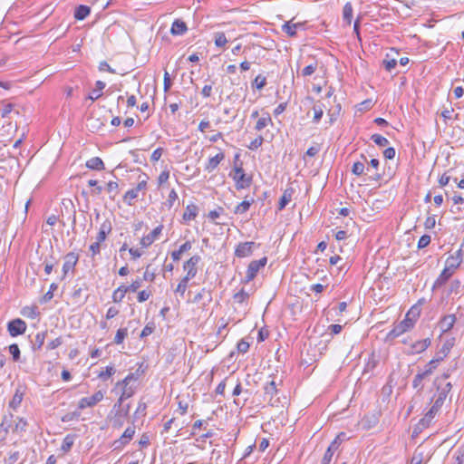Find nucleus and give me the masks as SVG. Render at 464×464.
<instances>
[{
    "mask_svg": "<svg viewBox=\"0 0 464 464\" xmlns=\"http://www.w3.org/2000/svg\"><path fill=\"white\" fill-rule=\"evenodd\" d=\"M136 382L137 378L133 373L128 374L122 381L118 382L116 387H121L122 392L120 396V403H122L125 400L132 397L136 392Z\"/></svg>",
    "mask_w": 464,
    "mask_h": 464,
    "instance_id": "f257e3e1",
    "label": "nucleus"
},
{
    "mask_svg": "<svg viewBox=\"0 0 464 464\" xmlns=\"http://www.w3.org/2000/svg\"><path fill=\"white\" fill-rule=\"evenodd\" d=\"M414 311H417V308L416 307H412L409 312L408 314H406V317L404 320H402L401 322H400L398 324H396L390 332L389 334H387V339L388 340H392L400 335H401L402 334H404L405 332H407L408 330L411 329L414 325V321L412 319H411L409 317V315L411 314H413Z\"/></svg>",
    "mask_w": 464,
    "mask_h": 464,
    "instance_id": "f03ea898",
    "label": "nucleus"
},
{
    "mask_svg": "<svg viewBox=\"0 0 464 464\" xmlns=\"http://www.w3.org/2000/svg\"><path fill=\"white\" fill-rule=\"evenodd\" d=\"M448 373H443L441 376L437 377L434 381V384L437 386V398L434 401L435 402H438L441 406L443 405L449 392H450L452 385L450 382H446L444 385H442V382H445L449 378Z\"/></svg>",
    "mask_w": 464,
    "mask_h": 464,
    "instance_id": "7ed1b4c3",
    "label": "nucleus"
},
{
    "mask_svg": "<svg viewBox=\"0 0 464 464\" xmlns=\"http://www.w3.org/2000/svg\"><path fill=\"white\" fill-rule=\"evenodd\" d=\"M236 182V188L237 189H243L248 188L251 185L252 178L245 174L241 165L235 164L233 172L229 174Z\"/></svg>",
    "mask_w": 464,
    "mask_h": 464,
    "instance_id": "20e7f679",
    "label": "nucleus"
},
{
    "mask_svg": "<svg viewBox=\"0 0 464 464\" xmlns=\"http://www.w3.org/2000/svg\"><path fill=\"white\" fill-rule=\"evenodd\" d=\"M264 392L265 400H267L268 403L273 407L278 406L279 399L276 398V396L278 393V390L276 388V383L274 380L266 383V385L264 386Z\"/></svg>",
    "mask_w": 464,
    "mask_h": 464,
    "instance_id": "39448f33",
    "label": "nucleus"
},
{
    "mask_svg": "<svg viewBox=\"0 0 464 464\" xmlns=\"http://www.w3.org/2000/svg\"><path fill=\"white\" fill-rule=\"evenodd\" d=\"M440 408H441V405L439 404L438 402L434 401L433 405L425 413L424 417L420 420L419 423L417 424L416 429L421 430V429L428 428L430 425V423H431L432 420L434 419V417L436 416V414L440 410Z\"/></svg>",
    "mask_w": 464,
    "mask_h": 464,
    "instance_id": "423d86ee",
    "label": "nucleus"
},
{
    "mask_svg": "<svg viewBox=\"0 0 464 464\" xmlns=\"http://www.w3.org/2000/svg\"><path fill=\"white\" fill-rule=\"evenodd\" d=\"M266 257L251 261L246 270V281H252L256 276L258 271L266 265Z\"/></svg>",
    "mask_w": 464,
    "mask_h": 464,
    "instance_id": "0eeeda50",
    "label": "nucleus"
},
{
    "mask_svg": "<svg viewBox=\"0 0 464 464\" xmlns=\"http://www.w3.org/2000/svg\"><path fill=\"white\" fill-rule=\"evenodd\" d=\"M201 261V257L198 255H195L191 256L188 261H186L183 265V269L187 271L185 277L188 279H192L197 276L198 267L197 266Z\"/></svg>",
    "mask_w": 464,
    "mask_h": 464,
    "instance_id": "6e6552de",
    "label": "nucleus"
},
{
    "mask_svg": "<svg viewBox=\"0 0 464 464\" xmlns=\"http://www.w3.org/2000/svg\"><path fill=\"white\" fill-rule=\"evenodd\" d=\"M7 330L11 336L15 337L23 334L26 330V324L24 320L17 318L7 324Z\"/></svg>",
    "mask_w": 464,
    "mask_h": 464,
    "instance_id": "1a4fd4ad",
    "label": "nucleus"
},
{
    "mask_svg": "<svg viewBox=\"0 0 464 464\" xmlns=\"http://www.w3.org/2000/svg\"><path fill=\"white\" fill-rule=\"evenodd\" d=\"M104 397V392L102 391L96 392L90 397L82 398L78 403V408L83 410L87 407H93L100 402Z\"/></svg>",
    "mask_w": 464,
    "mask_h": 464,
    "instance_id": "9d476101",
    "label": "nucleus"
},
{
    "mask_svg": "<svg viewBox=\"0 0 464 464\" xmlns=\"http://www.w3.org/2000/svg\"><path fill=\"white\" fill-rule=\"evenodd\" d=\"M147 189V180L143 179L138 183V185L129 189L125 195L123 196V199L125 202L128 203V205H131V201L138 198L140 191H144Z\"/></svg>",
    "mask_w": 464,
    "mask_h": 464,
    "instance_id": "9b49d317",
    "label": "nucleus"
},
{
    "mask_svg": "<svg viewBox=\"0 0 464 464\" xmlns=\"http://www.w3.org/2000/svg\"><path fill=\"white\" fill-rule=\"evenodd\" d=\"M79 260V256L74 252H70L64 256V263L63 266V278H64L70 271H73Z\"/></svg>",
    "mask_w": 464,
    "mask_h": 464,
    "instance_id": "f8f14e48",
    "label": "nucleus"
},
{
    "mask_svg": "<svg viewBox=\"0 0 464 464\" xmlns=\"http://www.w3.org/2000/svg\"><path fill=\"white\" fill-rule=\"evenodd\" d=\"M162 229L163 225H159L150 234L144 236L140 240V245L142 246V247L150 246L161 234Z\"/></svg>",
    "mask_w": 464,
    "mask_h": 464,
    "instance_id": "ddd939ff",
    "label": "nucleus"
},
{
    "mask_svg": "<svg viewBox=\"0 0 464 464\" xmlns=\"http://www.w3.org/2000/svg\"><path fill=\"white\" fill-rule=\"evenodd\" d=\"M254 246H255L254 242L240 243L237 246V248L235 250V255L237 257H246V256H249L252 254V252H253Z\"/></svg>",
    "mask_w": 464,
    "mask_h": 464,
    "instance_id": "4468645a",
    "label": "nucleus"
},
{
    "mask_svg": "<svg viewBox=\"0 0 464 464\" xmlns=\"http://www.w3.org/2000/svg\"><path fill=\"white\" fill-rule=\"evenodd\" d=\"M463 259H464V255H460L459 251L458 250L455 253V255H452L447 258L446 266L452 271H455L460 266Z\"/></svg>",
    "mask_w": 464,
    "mask_h": 464,
    "instance_id": "2eb2a0df",
    "label": "nucleus"
},
{
    "mask_svg": "<svg viewBox=\"0 0 464 464\" xmlns=\"http://www.w3.org/2000/svg\"><path fill=\"white\" fill-rule=\"evenodd\" d=\"M304 28L302 23H292V21L286 22L282 25V31L288 36L294 37L296 35L297 29Z\"/></svg>",
    "mask_w": 464,
    "mask_h": 464,
    "instance_id": "dca6fc26",
    "label": "nucleus"
},
{
    "mask_svg": "<svg viewBox=\"0 0 464 464\" xmlns=\"http://www.w3.org/2000/svg\"><path fill=\"white\" fill-rule=\"evenodd\" d=\"M454 271L450 269L447 266L442 270L439 277L436 279L433 285V288H440L453 275Z\"/></svg>",
    "mask_w": 464,
    "mask_h": 464,
    "instance_id": "f3484780",
    "label": "nucleus"
},
{
    "mask_svg": "<svg viewBox=\"0 0 464 464\" xmlns=\"http://www.w3.org/2000/svg\"><path fill=\"white\" fill-rule=\"evenodd\" d=\"M225 159L224 152H219L216 156L210 158L208 163L205 166V170L208 173H211L214 169H216L218 164Z\"/></svg>",
    "mask_w": 464,
    "mask_h": 464,
    "instance_id": "a211bd4d",
    "label": "nucleus"
},
{
    "mask_svg": "<svg viewBox=\"0 0 464 464\" xmlns=\"http://www.w3.org/2000/svg\"><path fill=\"white\" fill-rule=\"evenodd\" d=\"M188 30L185 22L176 19L171 25L170 33L172 35H183Z\"/></svg>",
    "mask_w": 464,
    "mask_h": 464,
    "instance_id": "6ab92c4d",
    "label": "nucleus"
},
{
    "mask_svg": "<svg viewBox=\"0 0 464 464\" xmlns=\"http://www.w3.org/2000/svg\"><path fill=\"white\" fill-rule=\"evenodd\" d=\"M202 300H204V304H208L212 301V294L210 290L202 288L200 292L194 296L192 302L199 303Z\"/></svg>",
    "mask_w": 464,
    "mask_h": 464,
    "instance_id": "aec40b11",
    "label": "nucleus"
},
{
    "mask_svg": "<svg viewBox=\"0 0 464 464\" xmlns=\"http://www.w3.org/2000/svg\"><path fill=\"white\" fill-rule=\"evenodd\" d=\"M430 345V339L425 338L423 340L416 341L411 345V353H420L425 351Z\"/></svg>",
    "mask_w": 464,
    "mask_h": 464,
    "instance_id": "412c9836",
    "label": "nucleus"
},
{
    "mask_svg": "<svg viewBox=\"0 0 464 464\" xmlns=\"http://www.w3.org/2000/svg\"><path fill=\"white\" fill-rule=\"evenodd\" d=\"M456 322V316L454 314H449L444 316L440 322V327L442 332L450 331Z\"/></svg>",
    "mask_w": 464,
    "mask_h": 464,
    "instance_id": "4be33fe9",
    "label": "nucleus"
},
{
    "mask_svg": "<svg viewBox=\"0 0 464 464\" xmlns=\"http://www.w3.org/2000/svg\"><path fill=\"white\" fill-rule=\"evenodd\" d=\"M254 202L255 200L253 198H248V197L246 196L245 199L236 207L234 210L235 214H244L247 212L249 210L250 206Z\"/></svg>",
    "mask_w": 464,
    "mask_h": 464,
    "instance_id": "5701e85b",
    "label": "nucleus"
},
{
    "mask_svg": "<svg viewBox=\"0 0 464 464\" xmlns=\"http://www.w3.org/2000/svg\"><path fill=\"white\" fill-rule=\"evenodd\" d=\"M96 88L91 92L89 96L87 97L91 101H95L102 96V91L105 88V82L102 81H97L95 83Z\"/></svg>",
    "mask_w": 464,
    "mask_h": 464,
    "instance_id": "b1692460",
    "label": "nucleus"
},
{
    "mask_svg": "<svg viewBox=\"0 0 464 464\" xmlns=\"http://www.w3.org/2000/svg\"><path fill=\"white\" fill-rule=\"evenodd\" d=\"M86 167L90 169L102 170L104 169V163L99 157H93L87 160Z\"/></svg>",
    "mask_w": 464,
    "mask_h": 464,
    "instance_id": "393cba45",
    "label": "nucleus"
},
{
    "mask_svg": "<svg viewBox=\"0 0 464 464\" xmlns=\"http://www.w3.org/2000/svg\"><path fill=\"white\" fill-rule=\"evenodd\" d=\"M324 105L320 102L314 103L312 107L314 112L313 121L318 123L324 115Z\"/></svg>",
    "mask_w": 464,
    "mask_h": 464,
    "instance_id": "a878e982",
    "label": "nucleus"
},
{
    "mask_svg": "<svg viewBox=\"0 0 464 464\" xmlns=\"http://www.w3.org/2000/svg\"><path fill=\"white\" fill-rule=\"evenodd\" d=\"M292 195H293L292 188H287L284 191V193L278 202V210H282L285 208V206L291 201Z\"/></svg>",
    "mask_w": 464,
    "mask_h": 464,
    "instance_id": "bb28decb",
    "label": "nucleus"
},
{
    "mask_svg": "<svg viewBox=\"0 0 464 464\" xmlns=\"http://www.w3.org/2000/svg\"><path fill=\"white\" fill-rule=\"evenodd\" d=\"M111 227L110 224H107V223L102 224L99 233L96 237V242H99V243L103 242L106 239L107 235L111 232Z\"/></svg>",
    "mask_w": 464,
    "mask_h": 464,
    "instance_id": "cd10ccee",
    "label": "nucleus"
},
{
    "mask_svg": "<svg viewBox=\"0 0 464 464\" xmlns=\"http://www.w3.org/2000/svg\"><path fill=\"white\" fill-rule=\"evenodd\" d=\"M353 19V5L350 2L346 3L343 9V20L347 24L350 25Z\"/></svg>",
    "mask_w": 464,
    "mask_h": 464,
    "instance_id": "c85d7f7f",
    "label": "nucleus"
},
{
    "mask_svg": "<svg viewBox=\"0 0 464 464\" xmlns=\"http://www.w3.org/2000/svg\"><path fill=\"white\" fill-rule=\"evenodd\" d=\"M23 398H24V392H21L19 389H17L15 391L12 400L9 402V407L15 411L20 406V404L23 401Z\"/></svg>",
    "mask_w": 464,
    "mask_h": 464,
    "instance_id": "c756f323",
    "label": "nucleus"
},
{
    "mask_svg": "<svg viewBox=\"0 0 464 464\" xmlns=\"http://www.w3.org/2000/svg\"><path fill=\"white\" fill-rule=\"evenodd\" d=\"M47 332L37 333L33 342V350H40L44 343Z\"/></svg>",
    "mask_w": 464,
    "mask_h": 464,
    "instance_id": "7c9ffc66",
    "label": "nucleus"
},
{
    "mask_svg": "<svg viewBox=\"0 0 464 464\" xmlns=\"http://www.w3.org/2000/svg\"><path fill=\"white\" fill-rule=\"evenodd\" d=\"M90 14V7L87 5H79L74 12V17L76 20H83Z\"/></svg>",
    "mask_w": 464,
    "mask_h": 464,
    "instance_id": "2f4dec72",
    "label": "nucleus"
},
{
    "mask_svg": "<svg viewBox=\"0 0 464 464\" xmlns=\"http://www.w3.org/2000/svg\"><path fill=\"white\" fill-rule=\"evenodd\" d=\"M198 214V208L195 205H188L183 214V219L185 221H190L195 219Z\"/></svg>",
    "mask_w": 464,
    "mask_h": 464,
    "instance_id": "473e14b6",
    "label": "nucleus"
},
{
    "mask_svg": "<svg viewBox=\"0 0 464 464\" xmlns=\"http://www.w3.org/2000/svg\"><path fill=\"white\" fill-rule=\"evenodd\" d=\"M128 289L125 285L119 286L112 294V300L115 303L121 302L124 298Z\"/></svg>",
    "mask_w": 464,
    "mask_h": 464,
    "instance_id": "72a5a7b5",
    "label": "nucleus"
},
{
    "mask_svg": "<svg viewBox=\"0 0 464 464\" xmlns=\"http://www.w3.org/2000/svg\"><path fill=\"white\" fill-rule=\"evenodd\" d=\"M73 443H74V435L68 434L64 437V439L63 440L61 450L63 452H68L71 450L72 447L73 446Z\"/></svg>",
    "mask_w": 464,
    "mask_h": 464,
    "instance_id": "f704fd0d",
    "label": "nucleus"
},
{
    "mask_svg": "<svg viewBox=\"0 0 464 464\" xmlns=\"http://www.w3.org/2000/svg\"><path fill=\"white\" fill-rule=\"evenodd\" d=\"M441 360H442V358H438V359H432L431 361H430L426 364L425 370L422 372V373L426 376L430 375L433 372V371L437 368L439 362Z\"/></svg>",
    "mask_w": 464,
    "mask_h": 464,
    "instance_id": "c9c22d12",
    "label": "nucleus"
},
{
    "mask_svg": "<svg viewBox=\"0 0 464 464\" xmlns=\"http://www.w3.org/2000/svg\"><path fill=\"white\" fill-rule=\"evenodd\" d=\"M214 41L217 47H224L227 43V39L223 32H217L214 34Z\"/></svg>",
    "mask_w": 464,
    "mask_h": 464,
    "instance_id": "e433bc0d",
    "label": "nucleus"
},
{
    "mask_svg": "<svg viewBox=\"0 0 464 464\" xmlns=\"http://www.w3.org/2000/svg\"><path fill=\"white\" fill-rule=\"evenodd\" d=\"M269 123H272V119L269 116V114H267L266 117H261L257 120L255 129L256 130L260 131L261 130L266 128Z\"/></svg>",
    "mask_w": 464,
    "mask_h": 464,
    "instance_id": "4c0bfd02",
    "label": "nucleus"
},
{
    "mask_svg": "<svg viewBox=\"0 0 464 464\" xmlns=\"http://www.w3.org/2000/svg\"><path fill=\"white\" fill-rule=\"evenodd\" d=\"M382 65L386 71L392 72L397 65V60L395 58H390V54L387 53L385 59L382 61Z\"/></svg>",
    "mask_w": 464,
    "mask_h": 464,
    "instance_id": "58836bf2",
    "label": "nucleus"
},
{
    "mask_svg": "<svg viewBox=\"0 0 464 464\" xmlns=\"http://www.w3.org/2000/svg\"><path fill=\"white\" fill-rule=\"evenodd\" d=\"M252 88L262 90L266 85V77L261 74L257 75L251 83Z\"/></svg>",
    "mask_w": 464,
    "mask_h": 464,
    "instance_id": "ea45409f",
    "label": "nucleus"
},
{
    "mask_svg": "<svg viewBox=\"0 0 464 464\" xmlns=\"http://www.w3.org/2000/svg\"><path fill=\"white\" fill-rule=\"evenodd\" d=\"M189 280L190 279L184 276L178 284L177 288L175 289V293L179 294V295L183 297L188 288V284Z\"/></svg>",
    "mask_w": 464,
    "mask_h": 464,
    "instance_id": "a19ab883",
    "label": "nucleus"
},
{
    "mask_svg": "<svg viewBox=\"0 0 464 464\" xmlns=\"http://www.w3.org/2000/svg\"><path fill=\"white\" fill-rule=\"evenodd\" d=\"M106 189L111 195V198L114 199L119 193V185L116 181H110L107 183Z\"/></svg>",
    "mask_w": 464,
    "mask_h": 464,
    "instance_id": "79ce46f5",
    "label": "nucleus"
},
{
    "mask_svg": "<svg viewBox=\"0 0 464 464\" xmlns=\"http://www.w3.org/2000/svg\"><path fill=\"white\" fill-rule=\"evenodd\" d=\"M426 377L427 376L424 375L422 372H419L418 374H416L412 381L413 388L421 391L423 389L422 382Z\"/></svg>",
    "mask_w": 464,
    "mask_h": 464,
    "instance_id": "37998d69",
    "label": "nucleus"
},
{
    "mask_svg": "<svg viewBox=\"0 0 464 464\" xmlns=\"http://www.w3.org/2000/svg\"><path fill=\"white\" fill-rule=\"evenodd\" d=\"M317 67H318V62L314 61V63L308 64L307 66H305L303 69L302 75L304 77L312 75L316 71Z\"/></svg>",
    "mask_w": 464,
    "mask_h": 464,
    "instance_id": "c03bdc74",
    "label": "nucleus"
},
{
    "mask_svg": "<svg viewBox=\"0 0 464 464\" xmlns=\"http://www.w3.org/2000/svg\"><path fill=\"white\" fill-rule=\"evenodd\" d=\"M371 140L380 147H385L389 144V140L380 134L372 135Z\"/></svg>",
    "mask_w": 464,
    "mask_h": 464,
    "instance_id": "a18cd8bd",
    "label": "nucleus"
},
{
    "mask_svg": "<svg viewBox=\"0 0 464 464\" xmlns=\"http://www.w3.org/2000/svg\"><path fill=\"white\" fill-rule=\"evenodd\" d=\"M377 423V419L374 416L364 417L362 420V425L364 429L369 430L374 427Z\"/></svg>",
    "mask_w": 464,
    "mask_h": 464,
    "instance_id": "49530a36",
    "label": "nucleus"
},
{
    "mask_svg": "<svg viewBox=\"0 0 464 464\" xmlns=\"http://www.w3.org/2000/svg\"><path fill=\"white\" fill-rule=\"evenodd\" d=\"M365 166L362 162H354L352 168V172L356 176H361L364 173Z\"/></svg>",
    "mask_w": 464,
    "mask_h": 464,
    "instance_id": "de8ad7c7",
    "label": "nucleus"
},
{
    "mask_svg": "<svg viewBox=\"0 0 464 464\" xmlns=\"http://www.w3.org/2000/svg\"><path fill=\"white\" fill-rule=\"evenodd\" d=\"M127 336V328H120L114 337V343L117 344L121 343Z\"/></svg>",
    "mask_w": 464,
    "mask_h": 464,
    "instance_id": "09e8293b",
    "label": "nucleus"
},
{
    "mask_svg": "<svg viewBox=\"0 0 464 464\" xmlns=\"http://www.w3.org/2000/svg\"><path fill=\"white\" fill-rule=\"evenodd\" d=\"M115 372V369L112 366H107L106 370L103 372H101L98 374V377L103 381L110 378L113 373Z\"/></svg>",
    "mask_w": 464,
    "mask_h": 464,
    "instance_id": "8fccbe9b",
    "label": "nucleus"
},
{
    "mask_svg": "<svg viewBox=\"0 0 464 464\" xmlns=\"http://www.w3.org/2000/svg\"><path fill=\"white\" fill-rule=\"evenodd\" d=\"M9 352L13 356V360L14 362L19 361L20 359V349L16 343H13L9 346Z\"/></svg>",
    "mask_w": 464,
    "mask_h": 464,
    "instance_id": "3c124183",
    "label": "nucleus"
},
{
    "mask_svg": "<svg viewBox=\"0 0 464 464\" xmlns=\"http://www.w3.org/2000/svg\"><path fill=\"white\" fill-rule=\"evenodd\" d=\"M57 287L58 286L55 283L51 284L49 291L43 296L44 303H47L53 299V291H55Z\"/></svg>",
    "mask_w": 464,
    "mask_h": 464,
    "instance_id": "603ef678",
    "label": "nucleus"
},
{
    "mask_svg": "<svg viewBox=\"0 0 464 464\" xmlns=\"http://www.w3.org/2000/svg\"><path fill=\"white\" fill-rule=\"evenodd\" d=\"M248 297L249 295L244 289L234 295V299L237 303H244L248 299Z\"/></svg>",
    "mask_w": 464,
    "mask_h": 464,
    "instance_id": "864d4df0",
    "label": "nucleus"
},
{
    "mask_svg": "<svg viewBox=\"0 0 464 464\" xmlns=\"http://www.w3.org/2000/svg\"><path fill=\"white\" fill-rule=\"evenodd\" d=\"M423 460V452L416 450L413 453V456L410 461V464H421Z\"/></svg>",
    "mask_w": 464,
    "mask_h": 464,
    "instance_id": "5fc2aeb1",
    "label": "nucleus"
},
{
    "mask_svg": "<svg viewBox=\"0 0 464 464\" xmlns=\"http://www.w3.org/2000/svg\"><path fill=\"white\" fill-rule=\"evenodd\" d=\"M264 138L262 136H258L251 141V143L248 146V149L251 150H256L262 146Z\"/></svg>",
    "mask_w": 464,
    "mask_h": 464,
    "instance_id": "6e6d98bb",
    "label": "nucleus"
},
{
    "mask_svg": "<svg viewBox=\"0 0 464 464\" xmlns=\"http://www.w3.org/2000/svg\"><path fill=\"white\" fill-rule=\"evenodd\" d=\"M27 426V422L24 418H18L17 422L14 425V431L21 432L24 431Z\"/></svg>",
    "mask_w": 464,
    "mask_h": 464,
    "instance_id": "4d7b16f0",
    "label": "nucleus"
},
{
    "mask_svg": "<svg viewBox=\"0 0 464 464\" xmlns=\"http://www.w3.org/2000/svg\"><path fill=\"white\" fill-rule=\"evenodd\" d=\"M178 199V194L177 192L175 191V189H171L169 194V198L167 199V202H166V205L168 206L169 208H171L174 202Z\"/></svg>",
    "mask_w": 464,
    "mask_h": 464,
    "instance_id": "13d9d810",
    "label": "nucleus"
},
{
    "mask_svg": "<svg viewBox=\"0 0 464 464\" xmlns=\"http://www.w3.org/2000/svg\"><path fill=\"white\" fill-rule=\"evenodd\" d=\"M130 441V440H129L128 439H124V438H123V435H121L120 439L116 440L113 442L114 450H119V449L123 448V447H124V446H126Z\"/></svg>",
    "mask_w": 464,
    "mask_h": 464,
    "instance_id": "bf43d9fd",
    "label": "nucleus"
},
{
    "mask_svg": "<svg viewBox=\"0 0 464 464\" xmlns=\"http://www.w3.org/2000/svg\"><path fill=\"white\" fill-rule=\"evenodd\" d=\"M460 281L459 280H453L450 285V289H449V292L448 294H452V293H455V294H458L459 292V288H460Z\"/></svg>",
    "mask_w": 464,
    "mask_h": 464,
    "instance_id": "052dcab7",
    "label": "nucleus"
},
{
    "mask_svg": "<svg viewBox=\"0 0 464 464\" xmlns=\"http://www.w3.org/2000/svg\"><path fill=\"white\" fill-rule=\"evenodd\" d=\"M249 343L245 339H242L237 343V351L242 353H246L249 349Z\"/></svg>",
    "mask_w": 464,
    "mask_h": 464,
    "instance_id": "680f3d73",
    "label": "nucleus"
},
{
    "mask_svg": "<svg viewBox=\"0 0 464 464\" xmlns=\"http://www.w3.org/2000/svg\"><path fill=\"white\" fill-rule=\"evenodd\" d=\"M224 212V208H221V207H218V208L214 209V210H211L209 213H208V218L212 220V221H215L217 218H218L220 217V215Z\"/></svg>",
    "mask_w": 464,
    "mask_h": 464,
    "instance_id": "e2e57ef3",
    "label": "nucleus"
},
{
    "mask_svg": "<svg viewBox=\"0 0 464 464\" xmlns=\"http://www.w3.org/2000/svg\"><path fill=\"white\" fill-rule=\"evenodd\" d=\"M150 295H151L150 290H142L138 294V297H137L138 302L143 303V302L147 301Z\"/></svg>",
    "mask_w": 464,
    "mask_h": 464,
    "instance_id": "0e129e2a",
    "label": "nucleus"
},
{
    "mask_svg": "<svg viewBox=\"0 0 464 464\" xmlns=\"http://www.w3.org/2000/svg\"><path fill=\"white\" fill-rule=\"evenodd\" d=\"M98 68L100 72H109L111 73H116V71L112 69L105 61L100 62Z\"/></svg>",
    "mask_w": 464,
    "mask_h": 464,
    "instance_id": "69168bd1",
    "label": "nucleus"
},
{
    "mask_svg": "<svg viewBox=\"0 0 464 464\" xmlns=\"http://www.w3.org/2000/svg\"><path fill=\"white\" fill-rule=\"evenodd\" d=\"M430 243V236L423 235L420 237L418 242L419 248H424Z\"/></svg>",
    "mask_w": 464,
    "mask_h": 464,
    "instance_id": "338daca9",
    "label": "nucleus"
},
{
    "mask_svg": "<svg viewBox=\"0 0 464 464\" xmlns=\"http://www.w3.org/2000/svg\"><path fill=\"white\" fill-rule=\"evenodd\" d=\"M125 417H122V415H117L115 414L114 418L112 419V427L113 428H121L124 423Z\"/></svg>",
    "mask_w": 464,
    "mask_h": 464,
    "instance_id": "774afa93",
    "label": "nucleus"
}]
</instances>
